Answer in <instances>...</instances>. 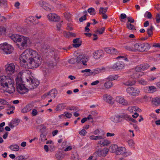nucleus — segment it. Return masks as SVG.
Instances as JSON below:
<instances>
[{
	"label": "nucleus",
	"instance_id": "680f3d73",
	"mask_svg": "<svg viewBox=\"0 0 160 160\" xmlns=\"http://www.w3.org/2000/svg\"><path fill=\"white\" fill-rule=\"evenodd\" d=\"M128 143L129 146L131 147H133L134 144V142L132 140H128Z\"/></svg>",
	"mask_w": 160,
	"mask_h": 160
},
{
	"label": "nucleus",
	"instance_id": "f704fd0d",
	"mask_svg": "<svg viewBox=\"0 0 160 160\" xmlns=\"http://www.w3.org/2000/svg\"><path fill=\"white\" fill-rule=\"evenodd\" d=\"M125 49L130 51L135 52V48L133 46L126 45L124 46Z\"/></svg>",
	"mask_w": 160,
	"mask_h": 160
},
{
	"label": "nucleus",
	"instance_id": "338daca9",
	"mask_svg": "<svg viewBox=\"0 0 160 160\" xmlns=\"http://www.w3.org/2000/svg\"><path fill=\"white\" fill-rule=\"evenodd\" d=\"M39 128L41 132H42V130L44 131L46 128V127L44 125L42 124L39 126Z\"/></svg>",
	"mask_w": 160,
	"mask_h": 160
},
{
	"label": "nucleus",
	"instance_id": "412c9836",
	"mask_svg": "<svg viewBox=\"0 0 160 160\" xmlns=\"http://www.w3.org/2000/svg\"><path fill=\"white\" fill-rule=\"evenodd\" d=\"M151 103L152 105L156 106H160V97H157L152 98Z\"/></svg>",
	"mask_w": 160,
	"mask_h": 160
},
{
	"label": "nucleus",
	"instance_id": "a878e982",
	"mask_svg": "<svg viewBox=\"0 0 160 160\" xmlns=\"http://www.w3.org/2000/svg\"><path fill=\"white\" fill-rule=\"evenodd\" d=\"M79 38L74 39L73 40L74 44H73V46L74 48H78L82 44V41L79 40Z\"/></svg>",
	"mask_w": 160,
	"mask_h": 160
},
{
	"label": "nucleus",
	"instance_id": "6e6d98bb",
	"mask_svg": "<svg viewBox=\"0 0 160 160\" xmlns=\"http://www.w3.org/2000/svg\"><path fill=\"white\" fill-rule=\"evenodd\" d=\"M87 132L86 130L85 129H82L79 132V134L82 136H84L87 133Z\"/></svg>",
	"mask_w": 160,
	"mask_h": 160
},
{
	"label": "nucleus",
	"instance_id": "774afa93",
	"mask_svg": "<svg viewBox=\"0 0 160 160\" xmlns=\"http://www.w3.org/2000/svg\"><path fill=\"white\" fill-rule=\"evenodd\" d=\"M105 51L107 53L111 54V47L105 48Z\"/></svg>",
	"mask_w": 160,
	"mask_h": 160
},
{
	"label": "nucleus",
	"instance_id": "de8ad7c7",
	"mask_svg": "<svg viewBox=\"0 0 160 160\" xmlns=\"http://www.w3.org/2000/svg\"><path fill=\"white\" fill-rule=\"evenodd\" d=\"M36 20V19L33 16H31L29 17L28 20L33 24H35L36 23L35 22Z\"/></svg>",
	"mask_w": 160,
	"mask_h": 160
},
{
	"label": "nucleus",
	"instance_id": "7c9ffc66",
	"mask_svg": "<svg viewBox=\"0 0 160 160\" xmlns=\"http://www.w3.org/2000/svg\"><path fill=\"white\" fill-rule=\"evenodd\" d=\"M30 105H28L22 109L21 112L22 113H27L32 110Z\"/></svg>",
	"mask_w": 160,
	"mask_h": 160
},
{
	"label": "nucleus",
	"instance_id": "e433bc0d",
	"mask_svg": "<svg viewBox=\"0 0 160 160\" xmlns=\"http://www.w3.org/2000/svg\"><path fill=\"white\" fill-rule=\"evenodd\" d=\"M126 25L127 28L129 29L132 30H135V26L131 23H129L128 22H127Z\"/></svg>",
	"mask_w": 160,
	"mask_h": 160
},
{
	"label": "nucleus",
	"instance_id": "423d86ee",
	"mask_svg": "<svg viewBox=\"0 0 160 160\" xmlns=\"http://www.w3.org/2000/svg\"><path fill=\"white\" fill-rule=\"evenodd\" d=\"M30 61L28 62L32 68H36L38 67L41 64L42 61L41 56L36 52V53L34 54Z\"/></svg>",
	"mask_w": 160,
	"mask_h": 160
},
{
	"label": "nucleus",
	"instance_id": "c85d7f7f",
	"mask_svg": "<svg viewBox=\"0 0 160 160\" xmlns=\"http://www.w3.org/2000/svg\"><path fill=\"white\" fill-rule=\"evenodd\" d=\"M119 77L118 75H109L106 78V79L108 81H112L117 80Z\"/></svg>",
	"mask_w": 160,
	"mask_h": 160
},
{
	"label": "nucleus",
	"instance_id": "0e129e2a",
	"mask_svg": "<svg viewBox=\"0 0 160 160\" xmlns=\"http://www.w3.org/2000/svg\"><path fill=\"white\" fill-rule=\"evenodd\" d=\"M117 53V51L115 48H111V54H116Z\"/></svg>",
	"mask_w": 160,
	"mask_h": 160
},
{
	"label": "nucleus",
	"instance_id": "6ab92c4d",
	"mask_svg": "<svg viewBox=\"0 0 160 160\" xmlns=\"http://www.w3.org/2000/svg\"><path fill=\"white\" fill-rule=\"evenodd\" d=\"M105 138V133L102 132V133L100 135L94 136L91 135L90 136V138L91 140H97L100 139H102Z\"/></svg>",
	"mask_w": 160,
	"mask_h": 160
},
{
	"label": "nucleus",
	"instance_id": "8fccbe9b",
	"mask_svg": "<svg viewBox=\"0 0 160 160\" xmlns=\"http://www.w3.org/2000/svg\"><path fill=\"white\" fill-rule=\"evenodd\" d=\"M19 122L20 120L19 119H14L13 120H12L11 122L14 125L16 126L19 124Z\"/></svg>",
	"mask_w": 160,
	"mask_h": 160
},
{
	"label": "nucleus",
	"instance_id": "c9c22d12",
	"mask_svg": "<svg viewBox=\"0 0 160 160\" xmlns=\"http://www.w3.org/2000/svg\"><path fill=\"white\" fill-rule=\"evenodd\" d=\"M135 83V82L134 81L128 80V81H125L123 82V84L125 85L128 86H132L134 85Z\"/></svg>",
	"mask_w": 160,
	"mask_h": 160
},
{
	"label": "nucleus",
	"instance_id": "dca6fc26",
	"mask_svg": "<svg viewBox=\"0 0 160 160\" xmlns=\"http://www.w3.org/2000/svg\"><path fill=\"white\" fill-rule=\"evenodd\" d=\"M47 17L49 20L54 22L58 21L60 18L59 16L54 13L48 14Z\"/></svg>",
	"mask_w": 160,
	"mask_h": 160
},
{
	"label": "nucleus",
	"instance_id": "1a4fd4ad",
	"mask_svg": "<svg viewBox=\"0 0 160 160\" xmlns=\"http://www.w3.org/2000/svg\"><path fill=\"white\" fill-rule=\"evenodd\" d=\"M109 149L105 148L102 150H98L93 154V155L96 157L106 156L108 153Z\"/></svg>",
	"mask_w": 160,
	"mask_h": 160
},
{
	"label": "nucleus",
	"instance_id": "37998d69",
	"mask_svg": "<svg viewBox=\"0 0 160 160\" xmlns=\"http://www.w3.org/2000/svg\"><path fill=\"white\" fill-rule=\"evenodd\" d=\"M144 17L148 19H151L152 18V16L151 13L148 11H147L144 14Z\"/></svg>",
	"mask_w": 160,
	"mask_h": 160
},
{
	"label": "nucleus",
	"instance_id": "052dcab7",
	"mask_svg": "<svg viewBox=\"0 0 160 160\" xmlns=\"http://www.w3.org/2000/svg\"><path fill=\"white\" fill-rule=\"evenodd\" d=\"M127 19L128 20V22H130V23H133L134 22V20L132 17H128L127 18Z\"/></svg>",
	"mask_w": 160,
	"mask_h": 160
},
{
	"label": "nucleus",
	"instance_id": "7ed1b4c3",
	"mask_svg": "<svg viewBox=\"0 0 160 160\" xmlns=\"http://www.w3.org/2000/svg\"><path fill=\"white\" fill-rule=\"evenodd\" d=\"M10 38L14 42H18L17 45L20 50L26 48L30 42L28 37L18 34H13L10 36Z\"/></svg>",
	"mask_w": 160,
	"mask_h": 160
},
{
	"label": "nucleus",
	"instance_id": "5701e85b",
	"mask_svg": "<svg viewBox=\"0 0 160 160\" xmlns=\"http://www.w3.org/2000/svg\"><path fill=\"white\" fill-rule=\"evenodd\" d=\"M7 0H0V9H5L8 8Z\"/></svg>",
	"mask_w": 160,
	"mask_h": 160
},
{
	"label": "nucleus",
	"instance_id": "864d4df0",
	"mask_svg": "<svg viewBox=\"0 0 160 160\" xmlns=\"http://www.w3.org/2000/svg\"><path fill=\"white\" fill-rule=\"evenodd\" d=\"M64 16L66 19L69 21H70L71 16L70 13H64Z\"/></svg>",
	"mask_w": 160,
	"mask_h": 160
},
{
	"label": "nucleus",
	"instance_id": "ea45409f",
	"mask_svg": "<svg viewBox=\"0 0 160 160\" xmlns=\"http://www.w3.org/2000/svg\"><path fill=\"white\" fill-rule=\"evenodd\" d=\"M88 12L92 15H94L96 14L95 9L92 8H90L88 10Z\"/></svg>",
	"mask_w": 160,
	"mask_h": 160
},
{
	"label": "nucleus",
	"instance_id": "2f4dec72",
	"mask_svg": "<svg viewBox=\"0 0 160 160\" xmlns=\"http://www.w3.org/2000/svg\"><path fill=\"white\" fill-rule=\"evenodd\" d=\"M9 148L12 151H18L19 149V146L16 144H13L10 145Z\"/></svg>",
	"mask_w": 160,
	"mask_h": 160
},
{
	"label": "nucleus",
	"instance_id": "f257e3e1",
	"mask_svg": "<svg viewBox=\"0 0 160 160\" xmlns=\"http://www.w3.org/2000/svg\"><path fill=\"white\" fill-rule=\"evenodd\" d=\"M27 84L28 88L25 87L23 84L22 79L17 77L16 79L17 89L18 92L21 94H24L28 92L29 88L30 89H32L36 88L39 84V81L37 79H33L31 77L27 78Z\"/></svg>",
	"mask_w": 160,
	"mask_h": 160
},
{
	"label": "nucleus",
	"instance_id": "58836bf2",
	"mask_svg": "<svg viewBox=\"0 0 160 160\" xmlns=\"http://www.w3.org/2000/svg\"><path fill=\"white\" fill-rule=\"evenodd\" d=\"M105 30V28L104 27H102L101 28H98L96 30L95 32L96 33H98L99 34H102L104 32Z\"/></svg>",
	"mask_w": 160,
	"mask_h": 160
},
{
	"label": "nucleus",
	"instance_id": "aec40b11",
	"mask_svg": "<svg viewBox=\"0 0 160 160\" xmlns=\"http://www.w3.org/2000/svg\"><path fill=\"white\" fill-rule=\"evenodd\" d=\"M39 5L43 9L48 11L50 10V8L49 7V5L44 1H41L39 2Z\"/></svg>",
	"mask_w": 160,
	"mask_h": 160
},
{
	"label": "nucleus",
	"instance_id": "6e6552de",
	"mask_svg": "<svg viewBox=\"0 0 160 160\" xmlns=\"http://www.w3.org/2000/svg\"><path fill=\"white\" fill-rule=\"evenodd\" d=\"M126 92L130 95L134 96H138L140 93V90L136 88L129 87L126 89Z\"/></svg>",
	"mask_w": 160,
	"mask_h": 160
},
{
	"label": "nucleus",
	"instance_id": "a19ab883",
	"mask_svg": "<svg viewBox=\"0 0 160 160\" xmlns=\"http://www.w3.org/2000/svg\"><path fill=\"white\" fill-rule=\"evenodd\" d=\"M138 82L139 84L143 85H146L148 84L147 82L142 78L139 80Z\"/></svg>",
	"mask_w": 160,
	"mask_h": 160
},
{
	"label": "nucleus",
	"instance_id": "9b49d317",
	"mask_svg": "<svg viewBox=\"0 0 160 160\" xmlns=\"http://www.w3.org/2000/svg\"><path fill=\"white\" fill-rule=\"evenodd\" d=\"M6 72L8 74L12 75L15 71V66L13 63H11L5 66Z\"/></svg>",
	"mask_w": 160,
	"mask_h": 160
},
{
	"label": "nucleus",
	"instance_id": "bb28decb",
	"mask_svg": "<svg viewBox=\"0 0 160 160\" xmlns=\"http://www.w3.org/2000/svg\"><path fill=\"white\" fill-rule=\"evenodd\" d=\"M135 52H142V43H137L134 45Z\"/></svg>",
	"mask_w": 160,
	"mask_h": 160
},
{
	"label": "nucleus",
	"instance_id": "3c124183",
	"mask_svg": "<svg viewBox=\"0 0 160 160\" xmlns=\"http://www.w3.org/2000/svg\"><path fill=\"white\" fill-rule=\"evenodd\" d=\"M141 65L142 66V71L146 70L149 67V65L148 64H141Z\"/></svg>",
	"mask_w": 160,
	"mask_h": 160
},
{
	"label": "nucleus",
	"instance_id": "4468645a",
	"mask_svg": "<svg viewBox=\"0 0 160 160\" xmlns=\"http://www.w3.org/2000/svg\"><path fill=\"white\" fill-rule=\"evenodd\" d=\"M116 100L117 102L123 106H128L129 104L128 102L124 99L123 97L118 96L116 97Z\"/></svg>",
	"mask_w": 160,
	"mask_h": 160
},
{
	"label": "nucleus",
	"instance_id": "ddd939ff",
	"mask_svg": "<svg viewBox=\"0 0 160 160\" xmlns=\"http://www.w3.org/2000/svg\"><path fill=\"white\" fill-rule=\"evenodd\" d=\"M124 67V64L123 62L118 61L113 64L112 68L114 70L117 71L122 69Z\"/></svg>",
	"mask_w": 160,
	"mask_h": 160
},
{
	"label": "nucleus",
	"instance_id": "bf43d9fd",
	"mask_svg": "<svg viewBox=\"0 0 160 160\" xmlns=\"http://www.w3.org/2000/svg\"><path fill=\"white\" fill-rule=\"evenodd\" d=\"M38 112L36 109H34L32 110L31 113V114L32 116H36L37 115Z\"/></svg>",
	"mask_w": 160,
	"mask_h": 160
},
{
	"label": "nucleus",
	"instance_id": "c756f323",
	"mask_svg": "<svg viewBox=\"0 0 160 160\" xmlns=\"http://www.w3.org/2000/svg\"><path fill=\"white\" fill-rule=\"evenodd\" d=\"M118 147V146L116 144L112 145L109 147V150L112 152H116V153Z\"/></svg>",
	"mask_w": 160,
	"mask_h": 160
},
{
	"label": "nucleus",
	"instance_id": "cd10ccee",
	"mask_svg": "<svg viewBox=\"0 0 160 160\" xmlns=\"http://www.w3.org/2000/svg\"><path fill=\"white\" fill-rule=\"evenodd\" d=\"M63 35L64 37L67 38H69L72 37H75L76 36V35L75 33L70 32H67L64 31L63 32Z\"/></svg>",
	"mask_w": 160,
	"mask_h": 160
},
{
	"label": "nucleus",
	"instance_id": "20e7f679",
	"mask_svg": "<svg viewBox=\"0 0 160 160\" xmlns=\"http://www.w3.org/2000/svg\"><path fill=\"white\" fill-rule=\"evenodd\" d=\"M36 53V51L30 48L26 49L20 56V62L25 63L28 62L34 54Z\"/></svg>",
	"mask_w": 160,
	"mask_h": 160
},
{
	"label": "nucleus",
	"instance_id": "4d7b16f0",
	"mask_svg": "<svg viewBox=\"0 0 160 160\" xmlns=\"http://www.w3.org/2000/svg\"><path fill=\"white\" fill-rule=\"evenodd\" d=\"M91 70L89 69H86L84 70H82L81 71V72L82 73H84V72H89L88 75H92V73L91 72H90Z\"/></svg>",
	"mask_w": 160,
	"mask_h": 160
},
{
	"label": "nucleus",
	"instance_id": "4be33fe9",
	"mask_svg": "<svg viewBox=\"0 0 160 160\" xmlns=\"http://www.w3.org/2000/svg\"><path fill=\"white\" fill-rule=\"evenodd\" d=\"M98 142V144H100L101 147L108 146L110 143V142L107 139H101Z\"/></svg>",
	"mask_w": 160,
	"mask_h": 160
},
{
	"label": "nucleus",
	"instance_id": "603ef678",
	"mask_svg": "<svg viewBox=\"0 0 160 160\" xmlns=\"http://www.w3.org/2000/svg\"><path fill=\"white\" fill-rule=\"evenodd\" d=\"M142 66L141 65V64L137 66L135 68V71L138 72L142 71Z\"/></svg>",
	"mask_w": 160,
	"mask_h": 160
},
{
	"label": "nucleus",
	"instance_id": "b1692460",
	"mask_svg": "<svg viewBox=\"0 0 160 160\" xmlns=\"http://www.w3.org/2000/svg\"><path fill=\"white\" fill-rule=\"evenodd\" d=\"M142 52L147 51L151 48L150 45L148 43H142Z\"/></svg>",
	"mask_w": 160,
	"mask_h": 160
},
{
	"label": "nucleus",
	"instance_id": "72a5a7b5",
	"mask_svg": "<svg viewBox=\"0 0 160 160\" xmlns=\"http://www.w3.org/2000/svg\"><path fill=\"white\" fill-rule=\"evenodd\" d=\"M153 29L154 27L152 25L147 29V32L149 37H151L152 35Z\"/></svg>",
	"mask_w": 160,
	"mask_h": 160
},
{
	"label": "nucleus",
	"instance_id": "5fc2aeb1",
	"mask_svg": "<svg viewBox=\"0 0 160 160\" xmlns=\"http://www.w3.org/2000/svg\"><path fill=\"white\" fill-rule=\"evenodd\" d=\"M155 19L157 23H159L160 22V14L157 13L156 14Z\"/></svg>",
	"mask_w": 160,
	"mask_h": 160
},
{
	"label": "nucleus",
	"instance_id": "39448f33",
	"mask_svg": "<svg viewBox=\"0 0 160 160\" xmlns=\"http://www.w3.org/2000/svg\"><path fill=\"white\" fill-rule=\"evenodd\" d=\"M111 120L115 123L121 122L123 119L131 121L132 122L137 123L138 122L135 119L131 117L127 114L121 113L119 115H115L111 118Z\"/></svg>",
	"mask_w": 160,
	"mask_h": 160
},
{
	"label": "nucleus",
	"instance_id": "09e8293b",
	"mask_svg": "<svg viewBox=\"0 0 160 160\" xmlns=\"http://www.w3.org/2000/svg\"><path fill=\"white\" fill-rule=\"evenodd\" d=\"M138 109H139L138 107L136 106L130 107L128 108V110L132 112L133 110L135 111L136 110H138Z\"/></svg>",
	"mask_w": 160,
	"mask_h": 160
},
{
	"label": "nucleus",
	"instance_id": "13d9d810",
	"mask_svg": "<svg viewBox=\"0 0 160 160\" xmlns=\"http://www.w3.org/2000/svg\"><path fill=\"white\" fill-rule=\"evenodd\" d=\"M8 103V102L5 100L0 98V104L6 105Z\"/></svg>",
	"mask_w": 160,
	"mask_h": 160
},
{
	"label": "nucleus",
	"instance_id": "f03ea898",
	"mask_svg": "<svg viewBox=\"0 0 160 160\" xmlns=\"http://www.w3.org/2000/svg\"><path fill=\"white\" fill-rule=\"evenodd\" d=\"M14 84V80L9 76L3 75L0 77V88H6L9 93H12L15 91Z\"/></svg>",
	"mask_w": 160,
	"mask_h": 160
},
{
	"label": "nucleus",
	"instance_id": "f3484780",
	"mask_svg": "<svg viewBox=\"0 0 160 160\" xmlns=\"http://www.w3.org/2000/svg\"><path fill=\"white\" fill-rule=\"evenodd\" d=\"M103 98L104 101L110 104H112L114 103L113 98L109 95L108 94L104 95L103 97Z\"/></svg>",
	"mask_w": 160,
	"mask_h": 160
},
{
	"label": "nucleus",
	"instance_id": "a18cd8bd",
	"mask_svg": "<svg viewBox=\"0 0 160 160\" xmlns=\"http://www.w3.org/2000/svg\"><path fill=\"white\" fill-rule=\"evenodd\" d=\"M64 113V114H62V115H60L59 116V117H60L62 116H65L67 118H71L72 116V114L71 113H69V112H65Z\"/></svg>",
	"mask_w": 160,
	"mask_h": 160
},
{
	"label": "nucleus",
	"instance_id": "473e14b6",
	"mask_svg": "<svg viewBox=\"0 0 160 160\" xmlns=\"http://www.w3.org/2000/svg\"><path fill=\"white\" fill-rule=\"evenodd\" d=\"M113 83L112 82L108 81L105 82L104 84V87L106 89H109L113 86Z\"/></svg>",
	"mask_w": 160,
	"mask_h": 160
},
{
	"label": "nucleus",
	"instance_id": "393cba45",
	"mask_svg": "<svg viewBox=\"0 0 160 160\" xmlns=\"http://www.w3.org/2000/svg\"><path fill=\"white\" fill-rule=\"evenodd\" d=\"M126 150V148L124 147H118L116 154L117 155H123Z\"/></svg>",
	"mask_w": 160,
	"mask_h": 160
},
{
	"label": "nucleus",
	"instance_id": "4c0bfd02",
	"mask_svg": "<svg viewBox=\"0 0 160 160\" xmlns=\"http://www.w3.org/2000/svg\"><path fill=\"white\" fill-rule=\"evenodd\" d=\"M108 10V8L101 7L99 10L100 14H104L106 13Z\"/></svg>",
	"mask_w": 160,
	"mask_h": 160
},
{
	"label": "nucleus",
	"instance_id": "a211bd4d",
	"mask_svg": "<svg viewBox=\"0 0 160 160\" xmlns=\"http://www.w3.org/2000/svg\"><path fill=\"white\" fill-rule=\"evenodd\" d=\"M103 56V51L101 50H97L93 53L94 58L97 59H99L101 57Z\"/></svg>",
	"mask_w": 160,
	"mask_h": 160
},
{
	"label": "nucleus",
	"instance_id": "9d476101",
	"mask_svg": "<svg viewBox=\"0 0 160 160\" xmlns=\"http://www.w3.org/2000/svg\"><path fill=\"white\" fill-rule=\"evenodd\" d=\"M88 60V56L84 55H79L76 58V62L78 63H82L84 66L87 65L86 62Z\"/></svg>",
	"mask_w": 160,
	"mask_h": 160
},
{
	"label": "nucleus",
	"instance_id": "69168bd1",
	"mask_svg": "<svg viewBox=\"0 0 160 160\" xmlns=\"http://www.w3.org/2000/svg\"><path fill=\"white\" fill-rule=\"evenodd\" d=\"M100 72H101V71L100 69H95L94 70L93 72H91L92 75V74H96L99 73Z\"/></svg>",
	"mask_w": 160,
	"mask_h": 160
},
{
	"label": "nucleus",
	"instance_id": "49530a36",
	"mask_svg": "<svg viewBox=\"0 0 160 160\" xmlns=\"http://www.w3.org/2000/svg\"><path fill=\"white\" fill-rule=\"evenodd\" d=\"M71 158L72 160H79L78 155L77 153L72 154Z\"/></svg>",
	"mask_w": 160,
	"mask_h": 160
},
{
	"label": "nucleus",
	"instance_id": "79ce46f5",
	"mask_svg": "<svg viewBox=\"0 0 160 160\" xmlns=\"http://www.w3.org/2000/svg\"><path fill=\"white\" fill-rule=\"evenodd\" d=\"M56 157L58 160H61L63 159L64 157L60 152H58L55 155Z\"/></svg>",
	"mask_w": 160,
	"mask_h": 160
},
{
	"label": "nucleus",
	"instance_id": "2eb2a0df",
	"mask_svg": "<svg viewBox=\"0 0 160 160\" xmlns=\"http://www.w3.org/2000/svg\"><path fill=\"white\" fill-rule=\"evenodd\" d=\"M143 90L146 93H153L157 91V88L155 86H151L144 87Z\"/></svg>",
	"mask_w": 160,
	"mask_h": 160
},
{
	"label": "nucleus",
	"instance_id": "f8f14e48",
	"mask_svg": "<svg viewBox=\"0 0 160 160\" xmlns=\"http://www.w3.org/2000/svg\"><path fill=\"white\" fill-rule=\"evenodd\" d=\"M57 90L54 88L51 90L48 93L44 94L43 96L48 98H54L57 95Z\"/></svg>",
	"mask_w": 160,
	"mask_h": 160
},
{
	"label": "nucleus",
	"instance_id": "0eeeda50",
	"mask_svg": "<svg viewBox=\"0 0 160 160\" xmlns=\"http://www.w3.org/2000/svg\"><path fill=\"white\" fill-rule=\"evenodd\" d=\"M0 49L2 50L5 53L9 54L12 52L13 48L11 45L5 42L0 44Z\"/></svg>",
	"mask_w": 160,
	"mask_h": 160
},
{
	"label": "nucleus",
	"instance_id": "c03bdc74",
	"mask_svg": "<svg viewBox=\"0 0 160 160\" xmlns=\"http://www.w3.org/2000/svg\"><path fill=\"white\" fill-rule=\"evenodd\" d=\"M40 139H41L42 142H45L47 140L46 135H45L43 132H41Z\"/></svg>",
	"mask_w": 160,
	"mask_h": 160
},
{
	"label": "nucleus",
	"instance_id": "e2e57ef3",
	"mask_svg": "<svg viewBox=\"0 0 160 160\" xmlns=\"http://www.w3.org/2000/svg\"><path fill=\"white\" fill-rule=\"evenodd\" d=\"M87 19V17L86 15H83V16L80 17L79 19V21L80 22H82L83 21L86 20Z\"/></svg>",
	"mask_w": 160,
	"mask_h": 160
}]
</instances>
